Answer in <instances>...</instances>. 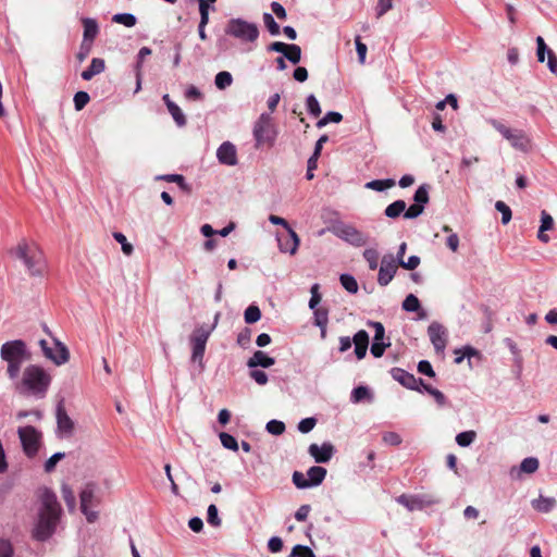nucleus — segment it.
<instances>
[{
  "instance_id": "obj_1",
  "label": "nucleus",
  "mask_w": 557,
  "mask_h": 557,
  "mask_svg": "<svg viewBox=\"0 0 557 557\" xmlns=\"http://www.w3.org/2000/svg\"><path fill=\"white\" fill-rule=\"evenodd\" d=\"M39 499L38 521L33 530V536L37 541L44 542L55 531L61 515V506L54 492L48 487L40 490Z\"/></svg>"
},
{
  "instance_id": "obj_2",
  "label": "nucleus",
  "mask_w": 557,
  "mask_h": 557,
  "mask_svg": "<svg viewBox=\"0 0 557 557\" xmlns=\"http://www.w3.org/2000/svg\"><path fill=\"white\" fill-rule=\"evenodd\" d=\"M51 381V375L42 367L29 364L24 369L21 380L16 382L15 388L23 395L44 398Z\"/></svg>"
},
{
  "instance_id": "obj_3",
  "label": "nucleus",
  "mask_w": 557,
  "mask_h": 557,
  "mask_svg": "<svg viewBox=\"0 0 557 557\" xmlns=\"http://www.w3.org/2000/svg\"><path fill=\"white\" fill-rule=\"evenodd\" d=\"M0 358L7 362L8 377L17 381L22 366L32 359V352L24 341L13 339L1 345Z\"/></svg>"
},
{
  "instance_id": "obj_4",
  "label": "nucleus",
  "mask_w": 557,
  "mask_h": 557,
  "mask_svg": "<svg viewBox=\"0 0 557 557\" xmlns=\"http://www.w3.org/2000/svg\"><path fill=\"white\" fill-rule=\"evenodd\" d=\"M14 256L22 261L30 276H42L46 269L45 255L35 243L21 240L14 249Z\"/></svg>"
},
{
  "instance_id": "obj_5",
  "label": "nucleus",
  "mask_w": 557,
  "mask_h": 557,
  "mask_svg": "<svg viewBox=\"0 0 557 557\" xmlns=\"http://www.w3.org/2000/svg\"><path fill=\"white\" fill-rule=\"evenodd\" d=\"M225 34L242 42H255L259 37V28L256 23L237 17L227 22Z\"/></svg>"
},
{
  "instance_id": "obj_6",
  "label": "nucleus",
  "mask_w": 557,
  "mask_h": 557,
  "mask_svg": "<svg viewBox=\"0 0 557 557\" xmlns=\"http://www.w3.org/2000/svg\"><path fill=\"white\" fill-rule=\"evenodd\" d=\"M253 138L256 140V148L263 145L272 147L275 143L277 132L272 123V117L268 113H262L253 125Z\"/></svg>"
},
{
  "instance_id": "obj_7",
  "label": "nucleus",
  "mask_w": 557,
  "mask_h": 557,
  "mask_svg": "<svg viewBox=\"0 0 557 557\" xmlns=\"http://www.w3.org/2000/svg\"><path fill=\"white\" fill-rule=\"evenodd\" d=\"M330 231L342 240L354 247H362L368 244L369 236L351 224L338 222L332 225Z\"/></svg>"
},
{
  "instance_id": "obj_8",
  "label": "nucleus",
  "mask_w": 557,
  "mask_h": 557,
  "mask_svg": "<svg viewBox=\"0 0 557 557\" xmlns=\"http://www.w3.org/2000/svg\"><path fill=\"white\" fill-rule=\"evenodd\" d=\"M17 434L25 455L29 458L35 457L40 446L41 432L35 426L26 425L18 428Z\"/></svg>"
},
{
  "instance_id": "obj_9",
  "label": "nucleus",
  "mask_w": 557,
  "mask_h": 557,
  "mask_svg": "<svg viewBox=\"0 0 557 557\" xmlns=\"http://www.w3.org/2000/svg\"><path fill=\"white\" fill-rule=\"evenodd\" d=\"M97 485L92 482L85 484L79 493L81 510L85 515L88 522H95L98 518V512L90 510V507L96 506L99 500L96 496Z\"/></svg>"
},
{
  "instance_id": "obj_10",
  "label": "nucleus",
  "mask_w": 557,
  "mask_h": 557,
  "mask_svg": "<svg viewBox=\"0 0 557 557\" xmlns=\"http://www.w3.org/2000/svg\"><path fill=\"white\" fill-rule=\"evenodd\" d=\"M209 336L210 333L205 329H197L190 335L191 361L198 362L201 369H203V356Z\"/></svg>"
},
{
  "instance_id": "obj_11",
  "label": "nucleus",
  "mask_w": 557,
  "mask_h": 557,
  "mask_svg": "<svg viewBox=\"0 0 557 557\" xmlns=\"http://www.w3.org/2000/svg\"><path fill=\"white\" fill-rule=\"evenodd\" d=\"M428 335L436 352H443L447 345L448 333L446 327L433 321L428 327Z\"/></svg>"
},
{
  "instance_id": "obj_12",
  "label": "nucleus",
  "mask_w": 557,
  "mask_h": 557,
  "mask_svg": "<svg viewBox=\"0 0 557 557\" xmlns=\"http://www.w3.org/2000/svg\"><path fill=\"white\" fill-rule=\"evenodd\" d=\"M397 271V261L392 253L385 255L382 258L381 267L377 275V283L381 286H386L394 278Z\"/></svg>"
},
{
  "instance_id": "obj_13",
  "label": "nucleus",
  "mask_w": 557,
  "mask_h": 557,
  "mask_svg": "<svg viewBox=\"0 0 557 557\" xmlns=\"http://www.w3.org/2000/svg\"><path fill=\"white\" fill-rule=\"evenodd\" d=\"M397 503L406 507L409 511L422 510L433 505L435 502L425 495L403 494L397 497Z\"/></svg>"
},
{
  "instance_id": "obj_14",
  "label": "nucleus",
  "mask_w": 557,
  "mask_h": 557,
  "mask_svg": "<svg viewBox=\"0 0 557 557\" xmlns=\"http://www.w3.org/2000/svg\"><path fill=\"white\" fill-rule=\"evenodd\" d=\"M42 354L47 359L51 360L57 366L64 364L70 359L69 349L66 348V346L63 343H61L57 338H53V347L50 346Z\"/></svg>"
},
{
  "instance_id": "obj_15",
  "label": "nucleus",
  "mask_w": 557,
  "mask_h": 557,
  "mask_svg": "<svg viewBox=\"0 0 557 557\" xmlns=\"http://www.w3.org/2000/svg\"><path fill=\"white\" fill-rule=\"evenodd\" d=\"M392 377L400 383L404 387L412 391L421 392L419 384H422V379L416 377L412 373L407 372L401 368H393L391 370Z\"/></svg>"
},
{
  "instance_id": "obj_16",
  "label": "nucleus",
  "mask_w": 557,
  "mask_h": 557,
  "mask_svg": "<svg viewBox=\"0 0 557 557\" xmlns=\"http://www.w3.org/2000/svg\"><path fill=\"white\" fill-rule=\"evenodd\" d=\"M74 430V423L72 419L66 413L65 408L62 404H59L57 406V432L58 435L63 436H71Z\"/></svg>"
},
{
  "instance_id": "obj_17",
  "label": "nucleus",
  "mask_w": 557,
  "mask_h": 557,
  "mask_svg": "<svg viewBox=\"0 0 557 557\" xmlns=\"http://www.w3.org/2000/svg\"><path fill=\"white\" fill-rule=\"evenodd\" d=\"M278 248L282 252L295 255L299 247L300 239L293 228H288L285 235L277 236Z\"/></svg>"
},
{
  "instance_id": "obj_18",
  "label": "nucleus",
  "mask_w": 557,
  "mask_h": 557,
  "mask_svg": "<svg viewBox=\"0 0 557 557\" xmlns=\"http://www.w3.org/2000/svg\"><path fill=\"white\" fill-rule=\"evenodd\" d=\"M505 139L517 150L527 152L530 149L531 139L522 129L511 128Z\"/></svg>"
},
{
  "instance_id": "obj_19",
  "label": "nucleus",
  "mask_w": 557,
  "mask_h": 557,
  "mask_svg": "<svg viewBox=\"0 0 557 557\" xmlns=\"http://www.w3.org/2000/svg\"><path fill=\"white\" fill-rule=\"evenodd\" d=\"M308 451L315 462L326 463L333 457L334 446L331 443H323L321 446L318 444H311Z\"/></svg>"
},
{
  "instance_id": "obj_20",
  "label": "nucleus",
  "mask_w": 557,
  "mask_h": 557,
  "mask_svg": "<svg viewBox=\"0 0 557 557\" xmlns=\"http://www.w3.org/2000/svg\"><path fill=\"white\" fill-rule=\"evenodd\" d=\"M216 158L220 163L225 165L237 164V151L235 145L231 141H224L216 150Z\"/></svg>"
},
{
  "instance_id": "obj_21",
  "label": "nucleus",
  "mask_w": 557,
  "mask_h": 557,
  "mask_svg": "<svg viewBox=\"0 0 557 557\" xmlns=\"http://www.w3.org/2000/svg\"><path fill=\"white\" fill-rule=\"evenodd\" d=\"M539 460L535 457H527L524 458L519 468L512 467L510 469V476L511 478H519L520 473H534L539 469Z\"/></svg>"
},
{
  "instance_id": "obj_22",
  "label": "nucleus",
  "mask_w": 557,
  "mask_h": 557,
  "mask_svg": "<svg viewBox=\"0 0 557 557\" xmlns=\"http://www.w3.org/2000/svg\"><path fill=\"white\" fill-rule=\"evenodd\" d=\"M275 363V359L269 357L264 351L257 350L253 355L248 359L247 367L250 369L262 367L270 368Z\"/></svg>"
},
{
  "instance_id": "obj_23",
  "label": "nucleus",
  "mask_w": 557,
  "mask_h": 557,
  "mask_svg": "<svg viewBox=\"0 0 557 557\" xmlns=\"http://www.w3.org/2000/svg\"><path fill=\"white\" fill-rule=\"evenodd\" d=\"M106 69V63L103 59L94 58L90 62V65L82 72V78L84 81H90L94 76L102 73Z\"/></svg>"
},
{
  "instance_id": "obj_24",
  "label": "nucleus",
  "mask_w": 557,
  "mask_h": 557,
  "mask_svg": "<svg viewBox=\"0 0 557 557\" xmlns=\"http://www.w3.org/2000/svg\"><path fill=\"white\" fill-rule=\"evenodd\" d=\"M83 25H84V39L83 42L86 44L87 41L92 42L96 36L98 35L99 27L94 18H83Z\"/></svg>"
},
{
  "instance_id": "obj_25",
  "label": "nucleus",
  "mask_w": 557,
  "mask_h": 557,
  "mask_svg": "<svg viewBox=\"0 0 557 557\" xmlns=\"http://www.w3.org/2000/svg\"><path fill=\"white\" fill-rule=\"evenodd\" d=\"M350 400L354 404H359L363 400L371 403L373 401V394L369 387L360 385L352 389L350 394Z\"/></svg>"
},
{
  "instance_id": "obj_26",
  "label": "nucleus",
  "mask_w": 557,
  "mask_h": 557,
  "mask_svg": "<svg viewBox=\"0 0 557 557\" xmlns=\"http://www.w3.org/2000/svg\"><path fill=\"white\" fill-rule=\"evenodd\" d=\"M308 481L311 482V486L320 485L326 475V469L320 466H312L307 471Z\"/></svg>"
},
{
  "instance_id": "obj_27",
  "label": "nucleus",
  "mask_w": 557,
  "mask_h": 557,
  "mask_svg": "<svg viewBox=\"0 0 557 557\" xmlns=\"http://www.w3.org/2000/svg\"><path fill=\"white\" fill-rule=\"evenodd\" d=\"M532 506L540 512H549L555 508L556 499L554 497L540 496L532 502Z\"/></svg>"
},
{
  "instance_id": "obj_28",
  "label": "nucleus",
  "mask_w": 557,
  "mask_h": 557,
  "mask_svg": "<svg viewBox=\"0 0 557 557\" xmlns=\"http://www.w3.org/2000/svg\"><path fill=\"white\" fill-rule=\"evenodd\" d=\"M395 180L393 178H385V180H373L368 182L364 187L368 189H372L375 191H384L388 188H392L395 186Z\"/></svg>"
},
{
  "instance_id": "obj_29",
  "label": "nucleus",
  "mask_w": 557,
  "mask_h": 557,
  "mask_svg": "<svg viewBox=\"0 0 557 557\" xmlns=\"http://www.w3.org/2000/svg\"><path fill=\"white\" fill-rule=\"evenodd\" d=\"M406 209V202L404 200H395L394 202H392L391 205H388L386 208H385V215L389 219H396L398 218L401 213H404Z\"/></svg>"
},
{
  "instance_id": "obj_30",
  "label": "nucleus",
  "mask_w": 557,
  "mask_h": 557,
  "mask_svg": "<svg viewBox=\"0 0 557 557\" xmlns=\"http://www.w3.org/2000/svg\"><path fill=\"white\" fill-rule=\"evenodd\" d=\"M151 49L148 47H141L137 53V63H136V78H137V88L136 91L140 89V81H141V66L146 57L151 54Z\"/></svg>"
},
{
  "instance_id": "obj_31",
  "label": "nucleus",
  "mask_w": 557,
  "mask_h": 557,
  "mask_svg": "<svg viewBox=\"0 0 557 557\" xmlns=\"http://www.w3.org/2000/svg\"><path fill=\"white\" fill-rule=\"evenodd\" d=\"M455 354L457 355V357L455 358L456 364H460L465 358H468V360L470 361L471 357L480 356L479 350H476L475 348H473L471 346H465L461 349H456Z\"/></svg>"
},
{
  "instance_id": "obj_32",
  "label": "nucleus",
  "mask_w": 557,
  "mask_h": 557,
  "mask_svg": "<svg viewBox=\"0 0 557 557\" xmlns=\"http://www.w3.org/2000/svg\"><path fill=\"white\" fill-rule=\"evenodd\" d=\"M61 493L69 510L73 511L76 507V497L74 495L73 490L69 484L63 483L61 486Z\"/></svg>"
},
{
  "instance_id": "obj_33",
  "label": "nucleus",
  "mask_w": 557,
  "mask_h": 557,
  "mask_svg": "<svg viewBox=\"0 0 557 557\" xmlns=\"http://www.w3.org/2000/svg\"><path fill=\"white\" fill-rule=\"evenodd\" d=\"M233 83V76L227 71H221L215 75L214 84L218 89L224 90Z\"/></svg>"
},
{
  "instance_id": "obj_34",
  "label": "nucleus",
  "mask_w": 557,
  "mask_h": 557,
  "mask_svg": "<svg viewBox=\"0 0 557 557\" xmlns=\"http://www.w3.org/2000/svg\"><path fill=\"white\" fill-rule=\"evenodd\" d=\"M168 110L178 127H184L186 125L187 121L185 114L176 103H170Z\"/></svg>"
},
{
  "instance_id": "obj_35",
  "label": "nucleus",
  "mask_w": 557,
  "mask_h": 557,
  "mask_svg": "<svg viewBox=\"0 0 557 557\" xmlns=\"http://www.w3.org/2000/svg\"><path fill=\"white\" fill-rule=\"evenodd\" d=\"M476 438V432L475 431H463L456 435V443L460 447H468L470 446Z\"/></svg>"
},
{
  "instance_id": "obj_36",
  "label": "nucleus",
  "mask_w": 557,
  "mask_h": 557,
  "mask_svg": "<svg viewBox=\"0 0 557 557\" xmlns=\"http://www.w3.org/2000/svg\"><path fill=\"white\" fill-rule=\"evenodd\" d=\"M339 282L348 293L356 294L358 292V283L352 275L344 273L339 276Z\"/></svg>"
},
{
  "instance_id": "obj_37",
  "label": "nucleus",
  "mask_w": 557,
  "mask_h": 557,
  "mask_svg": "<svg viewBox=\"0 0 557 557\" xmlns=\"http://www.w3.org/2000/svg\"><path fill=\"white\" fill-rule=\"evenodd\" d=\"M112 21L126 27H133L136 25L137 18L132 13H116L113 15Z\"/></svg>"
},
{
  "instance_id": "obj_38",
  "label": "nucleus",
  "mask_w": 557,
  "mask_h": 557,
  "mask_svg": "<svg viewBox=\"0 0 557 557\" xmlns=\"http://www.w3.org/2000/svg\"><path fill=\"white\" fill-rule=\"evenodd\" d=\"M284 57L293 64H297L301 59V48L298 45L290 44L288 48H286V52Z\"/></svg>"
},
{
  "instance_id": "obj_39",
  "label": "nucleus",
  "mask_w": 557,
  "mask_h": 557,
  "mask_svg": "<svg viewBox=\"0 0 557 557\" xmlns=\"http://www.w3.org/2000/svg\"><path fill=\"white\" fill-rule=\"evenodd\" d=\"M244 319L247 324H252L261 319V310L258 306L250 305L244 312Z\"/></svg>"
},
{
  "instance_id": "obj_40",
  "label": "nucleus",
  "mask_w": 557,
  "mask_h": 557,
  "mask_svg": "<svg viewBox=\"0 0 557 557\" xmlns=\"http://www.w3.org/2000/svg\"><path fill=\"white\" fill-rule=\"evenodd\" d=\"M364 260L368 262L370 270H375L379 264V251L375 248H367L362 253Z\"/></svg>"
},
{
  "instance_id": "obj_41",
  "label": "nucleus",
  "mask_w": 557,
  "mask_h": 557,
  "mask_svg": "<svg viewBox=\"0 0 557 557\" xmlns=\"http://www.w3.org/2000/svg\"><path fill=\"white\" fill-rule=\"evenodd\" d=\"M263 23L268 28L269 33L272 36H277L281 32L280 25L275 22L273 15L271 13H263L262 15Z\"/></svg>"
},
{
  "instance_id": "obj_42",
  "label": "nucleus",
  "mask_w": 557,
  "mask_h": 557,
  "mask_svg": "<svg viewBox=\"0 0 557 557\" xmlns=\"http://www.w3.org/2000/svg\"><path fill=\"white\" fill-rule=\"evenodd\" d=\"M401 307L403 310L407 312H417L420 310L421 305L419 299L413 294H409L403 301Z\"/></svg>"
},
{
  "instance_id": "obj_43",
  "label": "nucleus",
  "mask_w": 557,
  "mask_h": 557,
  "mask_svg": "<svg viewBox=\"0 0 557 557\" xmlns=\"http://www.w3.org/2000/svg\"><path fill=\"white\" fill-rule=\"evenodd\" d=\"M342 120L343 115L339 112L330 111L317 122V127L322 128L329 123H339Z\"/></svg>"
},
{
  "instance_id": "obj_44",
  "label": "nucleus",
  "mask_w": 557,
  "mask_h": 557,
  "mask_svg": "<svg viewBox=\"0 0 557 557\" xmlns=\"http://www.w3.org/2000/svg\"><path fill=\"white\" fill-rule=\"evenodd\" d=\"M219 437H220L221 444L223 445L224 448L233 450V451L238 450L237 440L233 435L222 432V433H220Z\"/></svg>"
},
{
  "instance_id": "obj_45",
  "label": "nucleus",
  "mask_w": 557,
  "mask_h": 557,
  "mask_svg": "<svg viewBox=\"0 0 557 557\" xmlns=\"http://www.w3.org/2000/svg\"><path fill=\"white\" fill-rule=\"evenodd\" d=\"M306 107L309 114L319 116L321 114V107L314 95H309L306 99Z\"/></svg>"
},
{
  "instance_id": "obj_46",
  "label": "nucleus",
  "mask_w": 557,
  "mask_h": 557,
  "mask_svg": "<svg viewBox=\"0 0 557 557\" xmlns=\"http://www.w3.org/2000/svg\"><path fill=\"white\" fill-rule=\"evenodd\" d=\"M113 238L119 243L121 244V248H122V251L126 255V256H131L134 251V247L132 244H129L126 239V236L120 232H114L113 233Z\"/></svg>"
},
{
  "instance_id": "obj_47",
  "label": "nucleus",
  "mask_w": 557,
  "mask_h": 557,
  "mask_svg": "<svg viewBox=\"0 0 557 557\" xmlns=\"http://www.w3.org/2000/svg\"><path fill=\"white\" fill-rule=\"evenodd\" d=\"M413 200L416 205H422V207L429 202V190L426 185L418 187L413 195Z\"/></svg>"
},
{
  "instance_id": "obj_48",
  "label": "nucleus",
  "mask_w": 557,
  "mask_h": 557,
  "mask_svg": "<svg viewBox=\"0 0 557 557\" xmlns=\"http://www.w3.org/2000/svg\"><path fill=\"white\" fill-rule=\"evenodd\" d=\"M314 325L327 326L329 311L325 308H319L313 310Z\"/></svg>"
},
{
  "instance_id": "obj_49",
  "label": "nucleus",
  "mask_w": 557,
  "mask_h": 557,
  "mask_svg": "<svg viewBox=\"0 0 557 557\" xmlns=\"http://www.w3.org/2000/svg\"><path fill=\"white\" fill-rule=\"evenodd\" d=\"M207 521L210 525L215 527V528L220 527L222 523L221 519L219 518L218 508L213 504L209 505V507H208Z\"/></svg>"
},
{
  "instance_id": "obj_50",
  "label": "nucleus",
  "mask_w": 557,
  "mask_h": 557,
  "mask_svg": "<svg viewBox=\"0 0 557 557\" xmlns=\"http://www.w3.org/2000/svg\"><path fill=\"white\" fill-rule=\"evenodd\" d=\"M495 209L502 213V223L507 224L510 222L512 213L511 209L502 200L496 201Z\"/></svg>"
},
{
  "instance_id": "obj_51",
  "label": "nucleus",
  "mask_w": 557,
  "mask_h": 557,
  "mask_svg": "<svg viewBox=\"0 0 557 557\" xmlns=\"http://www.w3.org/2000/svg\"><path fill=\"white\" fill-rule=\"evenodd\" d=\"M265 430L272 435H281L285 432V424L280 420L273 419L267 423Z\"/></svg>"
},
{
  "instance_id": "obj_52",
  "label": "nucleus",
  "mask_w": 557,
  "mask_h": 557,
  "mask_svg": "<svg viewBox=\"0 0 557 557\" xmlns=\"http://www.w3.org/2000/svg\"><path fill=\"white\" fill-rule=\"evenodd\" d=\"M89 100H90V97H89L88 92L77 91L73 98L75 110L76 111L83 110L86 107V104L89 102Z\"/></svg>"
},
{
  "instance_id": "obj_53",
  "label": "nucleus",
  "mask_w": 557,
  "mask_h": 557,
  "mask_svg": "<svg viewBox=\"0 0 557 557\" xmlns=\"http://www.w3.org/2000/svg\"><path fill=\"white\" fill-rule=\"evenodd\" d=\"M157 180L165 181L169 183H176L182 189H186L187 185L185 178L181 174H164L157 176Z\"/></svg>"
},
{
  "instance_id": "obj_54",
  "label": "nucleus",
  "mask_w": 557,
  "mask_h": 557,
  "mask_svg": "<svg viewBox=\"0 0 557 557\" xmlns=\"http://www.w3.org/2000/svg\"><path fill=\"white\" fill-rule=\"evenodd\" d=\"M288 557H315L310 547L305 545H295Z\"/></svg>"
},
{
  "instance_id": "obj_55",
  "label": "nucleus",
  "mask_w": 557,
  "mask_h": 557,
  "mask_svg": "<svg viewBox=\"0 0 557 557\" xmlns=\"http://www.w3.org/2000/svg\"><path fill=\"white\" fill-rule=\"evenodd\" d=\"M65 457L64 453L53 454L44 465V469L47 473L54 471L57 463Z\"/></svg>"
},
{
  "instance_id": "obj_56",
  "label": "nucleus",
  "mask_w": 557,
  "mask_h": 557,
  "mask_svg": "<svg viewBox=\"0 0 557 557\" xmlns=\"http://www.w3.org/2000/svg\"><path fill=\"white\" fill-rule=\"evenodd\" d=\"M292 480L297 488L304 490L311 487V482H309L308 479L305 478V474L302 472L295 471L293 473Z\"/></svg>"
},
{
  "instance_id": "obj_57",
  "label": "nucleus",
  "mask_w": 557,
  "mask_h": 557,
  "mask_svg": "<svg viewBox=\"0 0 557 557\" xmlns=\"http://www.w3.org/2000/svg\"><path fill=\"white\" fill-rule=\"evenodd\" d=\"M504 342H505L506 346L509 348V350L511 351V354L515 356V361L518 364V374H520L521 357H520V351L518 349V346L511 338H505Z\"/></svg>"
},
{
  "instance_id": "obj_58",
  "label": "nucleus",
  "mask_w": 557,
  "mask_h": 557,
  "mask_svg": "<svg viewBox=\"0 0 557 557\" xmlns=\"http://www.w3.org/2000/svg\"><path fill=\"white\" fill-rule=\"evenodd\" d=\"M423 211H424V207H422V205L413 203L408 209H405L404 218L408 219V220L416 219L419 215H421L423 213Z\"/></svg>"
},
{
  "instance_id": "obj_59",
  "label": "nucleus",
  "mask_w": 557,
  "mask_h": 557,
  "mask_svg": "<svg viewBox=\"0 0 557 557\" xmlns=\"http://www.w3.org/2000/svg\"><path fill=\"white\" fill-rule=\"evenodd\" d=\"M391 346V342H373L372 345H371V354L373 355V357L375 358H380L383 356L384 351H385V348Z\"/></svg>"
},
{
  "instance_id": "obj_60",
  "label": "nucleus",
  "mask_w": 557,
  "mask_h": 557,
  "mask_svg": "<svg viewBox=\"0 0 557 557\" xmlns=\"http://www.w3.org/2000/svg\"><path fill=\"white\" fill-rule=\"evenodd\" d=\"M368 324L374 329L373 342H384L385 329L383 324L374 321H370Z\"/></svg>"
},
{
  "instance_id": "obj_61",
  "label": "nucleus",
  "mask_w": 557,
  "mask_h": 557,
  "mask_svg": "<svg viewBox=\"0 0 557 557\" xmlns=\"http://www.w3.org/2000/svg\"><path fill=\"white\" fill-rule=\"evenodd\" d=\"M317 424L315 418H305L298 423V431L306 434L309 433Z\"/></svg>"
},
{
  "instance_id": "obj_62",
  "label": "nucleus",
  "mask_w": 557,
  "mask_h": 557,
  "mask_svg": "<svg viewBox=\"0 0 557 557\" xmlns=\"http://www.w3.org/2000/svg\"><path fill=\"white\" fill-rule=\"evenodd\" d=\"M355 45H356V50H357V54H358V60L361 64H363L366 61V55H367V50H368L367 45L361 41L360 36H356Z\"/></svg>"
},
{
  "instance_id": "obj_63",
  "label": "nucleus",
  "mask_w": 557,
  "mask_h": 557,
  "mask_svg": "<svg viewBox=\"0 0 557 557\" xmlns=\"http://www.w3.org/2000/svg\"><path fill=\"white\" fill-rule=\"evenodd\" d=\"M393 8V0H379L375 8L376 17L380 18Z\"/></svg>"
},
{
  "instance_id": "obj_64",
  "label": "nucleus",
  "mask_w": 557,
  "mask_h": 557,
  "mask_svg": "<svg viewBox=\"0 0 557 557\" xmlns=\"http://www.w3.org/2000/svg\"><path fill=\"white\" fill-rule=\"evenodd\" d=\"M383 442L387 445L398 446L401 443V437L396 432H386L383 434Z\"/></svg>"
}]
</instances>
